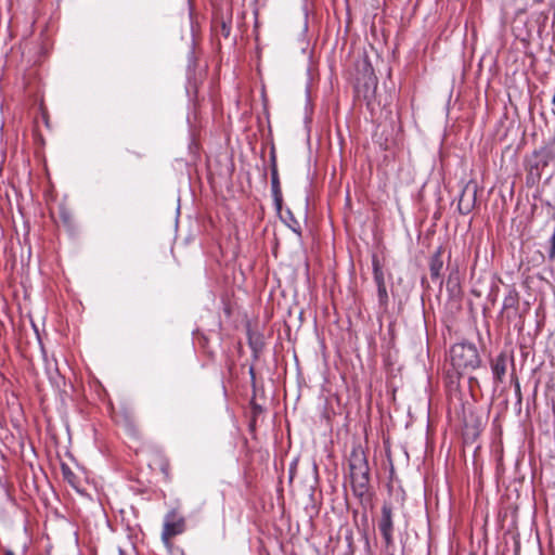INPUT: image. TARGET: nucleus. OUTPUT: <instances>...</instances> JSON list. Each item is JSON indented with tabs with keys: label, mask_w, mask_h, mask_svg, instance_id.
Listing matches in <instances>:
<instances>
[{
	"label": "nucleus",
	"mask_w": 555,
	"mask_h": 555,
	"mask_svg": "<svg viewBox=\"0 0 555 555\" xmlns=\"http://www.w3.org/2000/svg\"><path fill=\"white\" fill-rule=\"evenodd\" d=\"M349 472L353 494L361 499H370V467L366 455L361 447L353 448L349 456Z\"/></svg>",
	"instance_id": "nucleus-1"
},
{
	"label": "nucleus",
	"mask_w": 555,
	"mask_h": 555,
	"mask_svg": "<svg viewBox=\"0 0 555 555\" xmlns=\"http://www.w3.org/2000/svg\"><path fill=\"white\" fill-rule=\"evenodd\" d=\"M450 358L451 364L459 375L469 373L481 364L477 347L470 343H460L452 346Z\"/></svg>",
	"instance_id": "nucleus-2"
},
{
	"label": "nucleus",
	"mask_w": 555,
	"mask_h": 555,
	"mask_svg": "<svg viewBox=\"0 0 555 555\" xmlns=\"http://www.w3.org/2000/svg\"><path fill=\"white\" fill-rule=\"evenodd\" d=\"M185 517L179 513L177 508L170 509L164 519L162 540L166 545L170 544V540L185 531Z\"/></svg>",
	"instance_id": "nucleus-3"
},
{
	"label": "nucleus",
	"mask_w": 555,
	"mask_h": 555,
	"mask_svg": "<svg viewBox=\"0 0 555 555\" xmlns=\"http://www.w3.org/2000/svg\"><path fill=\"white\" fill-rule=\"evenodd\" d=\"M393 514L390 503L385 502L382 506L380 517L378 519V530L384 539L386 550L393 547Z\"/></svg>",
	"instance_id": "nucleus-4"
},
{
	"label": "nucleus",
	"mask_w": 555,
	"mask_h": 555,
	"mask_svg": "<svg viewBox=\"0 0 555 555\" xmlns=\"http://www.w3.org/2000/svg\"><path fill=\"white\" fill-rule=\"evenodd\" d=\"M373 279L377 288L378 305L383 310L388 308L389 296L385 282V274L380 261L376 255L372 257Z\"/></svg>",
	"instance_id": "nucleus-5"
},
{
	"label": "nucleus",
	"mask_w": 555,
	"mask_h": 555,
	"mask_svg": "<svg viewBox=\"0 0 555 555\" xmlns=\"http://www.w3.org/2000/svg\"><path fill=\"white\" fill-rule=\"evenodd\" d=\"M477 183L475 181H468L462 189V192L457 202V209L460 214H469L477 202Z\"/></svg>",
	"instance_id": "nucleus-6"
},
{
	"label": "nucleus",
	"mask_w": 555,
	"mask_h": 555,
	"mask_svg": "<svg viewBox=\"0 0 555 555\" xmlns=\"http://www.w3.org/2000/svg\"><path fill=\"white\" fill-rule=\"evenodd\" d=\"M511 360L514 366V357L508 356L506 351H501L495 358L490 360V366L495 384H502L507 372V362Z\"/></svg>",
	"instance_id": "nucleus-7"
},
{
	"label": "nucleus",
	"mask_w": 555,
	"mask_h": 555,
	"mask_svg": "<svg viewBox=\"0 0 555 555\" xmlns=\"http://www.w3.org/2000/svg\"><path fill=\"white\" fill-rule=\"evenodd\" d=\"M533 156L537 160L531 165V170H535L540 177L541 172L550 165L551 162L555 160V146L546 143L539 150L533 152Z\"/></svg>",
	"instance_id": "nucleus-8"
},
{
	"label": "nucleus",
	"mask_w": 555,
	"mask_h": 555,
	"mask_svg": "<svg viewBox=\"0 0 555 555\" xmlns=\"http://www.w3.org/2000/svg\"><path fill=\"white\" fill-rule=\"evenodd\" d=\"M519 308V294L516 289H509L507 295L504 297L502 314L508 320L512 321L518 314Z\"/></svg>",
	"instance_id": "nucleus-9"
},
{
	"label": "nucleus",
	"mask_w": 555,
	"mask_h": 555,
	"mask_svg": "<svg viewBox=\"0 0 555 555\" xmlns=\"http://www.w3.org/2000/svg\"><path fill=\"white\" fill-rule=\"evenodd\" d=\"M443 247L439 246L437 250L431 255L429 260V272L433 281H440L442 283V271H443Z\"/></svg>",
	"instance_id": "nucleus-10"
},
{
	"label": "nucleus",
	"mask_w": 555,
	"mask_h": 555,
	"mask_svg": "<svg viewBox=\"0 0 555 555\" xmlns=\"http://www.w3.org/2000/svg\"><path fill=\"white\" fill-rule=\"evenodd\" d=\"M271 192H272V196H273V201H274V205H275L276 209L281 210L283 197H282V190H281V184H280V179H279V173H278V167H276V163L274 159H273L272 166H271Z\"/></svg>",
	"instance_id": "nucleus-11"
},
{
	"label": "nucleus",
	"mask_w": 555,
	"mask_h": 555,
	"mask_svg": "<svg viewBox=\"0 0 555 555\" xmlns=\"http://www.w3.org/2000/svg\"><path fill=\"white\" fill-rule=\"evenodd\" d=\"M366 70L369 72L367 80L365 82V91H364V98L369 99L375 91L377 87V78L373 73V68L370 64H366Z\"/></svg>",
	"instance_id": "nucleus-12"
},
{
	"label": "nucleus",
	"mask_w": 555,
	"mask_h": 555,
	"mask_svg": "<svg viewBox=\"0 0 555 555\" xmlns=\"http://www.w3.org/2000/svg\"><path fill=\"white\" fill-rule=\"evenodd\" d=\"M61 472L63 479L67 481L72 487L77 488L78 486V477L75 475V473L70 469V467L67 464L61 465Z\"/></svg>",
	"instance_id": "nucleus-13"
},
{
	"label": "nucleus",
	"mask_w": 555,
	"mask_h": 555,
	"mask_svg": "<svg viewBox=\"0 0 555 555\" xmlns=\"http://www.w3.org/2000/svg\"><path fill=\"white\" fill-rule=\"evenodd\" d=\"M286 215H287V220L285 222L288 225V228L293 232L300 235L301 234V225H300L299 221L295 219V217L293 216V214L289 209L286 211Z\"/></svg>",
	"instance_id": "nucleus-14"
},
{
	"label": "nucleus",
	"mask_w": 555,
	"mask_h": 555,
	"mask_svg": "<svg viewBox=\"0 0 555 555\" xmlns=\"http://www.w3.org/2000/svg\"><path fill=\"white\" fill-rule=\"evenodd\" d=\"M220 33L224 38H228L231 34V24L222 21L220 25Z\"/></svg>",
	"instance_id": "nucleus-15"
},
{
	"label": "nucleus",
	"mask_w": 555,
	"mask_h": 555,
	"mask_svg": "<svg viewBox=\"0 0 555 555\" xmlns=\"http://www.w3.org/2000/svg\"><path fill=\"white\" fill-rule=\"evenodd\" d=\"M511 377L515 383V392L520 398V385H519L518 378L514 372L512 373Z\"/></svg>",
	"instance_id": "nucleus-16"
},
{
	"label": "nucleus",
	"mask_w": 555,
	"mask_h": 555,
	"mask_svg": "<svg viewBox=\"0 0 555 555\" xmlns=\"http://www.w3.org/2000/svg\"><path fill=\"white\" fill-rule=\"evenodd\" d=\"M169 463L168 462H165L163 465H162V472L168 477L169 476Z\"/></svg>",
	"instance_id": "nucleus-17"
},
{
	"label": "nucleus",
	"mask_w": 555,
	"mask_h": 555,
	"mask_svg": "<svg viewBox=\"0 0 555 555\" xmlns=\"http://www.w3.org/2000/svg\"><path fill=\"white\" fill-rule=\"evenodd\" d=\"M253 410H254L255 415L262 412V408L254 402H253Z\"/></svg>",
	"instance_id": "nucleus-18"
},
{
	"label": "nucleus",
	"mask_w": 555,
	"mask_h": 555,
	"mask_svg": "<svg viewBox=\"0 0 555 555\" xmlns=\"http://www.w3.org/2000/svg\"><path fill=\"white\" fill-rule=\"evenodd\" d=\"M119 555H135V554L133 552L129 554L127 551L119 548Z\"/></svg>",
	"instance_id": "nucleus-19"
},
{
	"label": "nucleus",
	"mask_w": 555,
	"mask_h": 555,
	"mask_svg": "<svg viewBox=\"0 0 555 555\" xmlns=\"http://www.w3.org/2000/svg\"><path fill=\"white\" fill-rule=\"evenodd\" d=\"M550 145L555 146V133L554 137L547 142Z\"/></svg>",
	"instance_id": "nucleus-20"
},
{
	"label": "nucleus",
	"mask_w": 555,
	"mask_h": 555,
	"mask_svg": "<svg viewBox=\"0 0 555 555\" xmlns=\"http://www.w3.org/2000/svg\"><path fill=\"white\" fill-rule=\"evenodd\" d=\"M4 555H15L12 551L8 550L5 551Z\"/></svg>",
	"instance_id": "nucleus-21"
},
{
	"label": "nucleus",
	"mask_w": 555,
	"mask_h": 555,
	"mask_svg": "<svg viewBox=\"0 0 555 555\" xmlns=\"http://www.w3.org/2000/svg\"><path fill=\"white\" fill-rule=\"evenodd\" d=\"M250 374L254 377V369H250Z\"/></svg>",
	"instance_id": "nucleus-22"
}]
</instances>
